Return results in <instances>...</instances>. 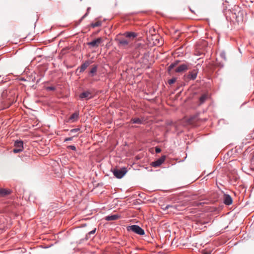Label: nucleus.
<instances>
[{
  "label": "nucleus",
  "mask_w": 254,
  "mask_h": 254,
  "mask_svg": "<svg viewBox=\"0 0 254 254\" xmlns=\"http://www.w3.org/2000/svg\"><path fill=\"white\" fill-rule=\"evenodd\" d=\"M147 54L146 55H145V54H144L143 58H144H144H146V57L147 56Z\"/></svg>",
  "instance_id": "79ce46f5"
},
{
  "label": "nucleus",
  "mask_w": 254,
  "mask_h": 254,
  "mask_svg": "<svg viewBox=\"0 0 254 254\" xmlns=\"http://www.w3.org/2000/svg\"><path fill=\"white\" fill-rule=\"evenodd\" d=\"M14 148L13 149V152L14 153H18L22 151L23 149V142L21 140H17L15 141Z\"/></svg>",
  "instance_id": "20e7f679"
},
{
  "label": "nucleus",
  "mask_w": 254,
  "mask_h": 254,
  "mask_svg": "<svg viewBox=\"0 0 254 254\" xmlns=\"http://www.w3.org/2000/svg\"><path fill=\"white\" fill-rule=\"evenodd\" d=\"M180 62L179 60H176L173 64H178Z\"/></svg>",
  "instance_id": "ea45409f"
},
{
  "label": "nucleus",
  "mask_w": 254,
  "mask_h": 254,
  "mask_svg": "<svg viewBox=\"0 0 254 254\" xmlns=\"http://www.w3.org/2000/svg\"><path fill=\"white\" fill-rule=\"evenodd\" d=\"M68 149H70L72 150H76V147L74 145H69L67 147Z\"/></svg>",
  "instance_id": "473e14b6"
},
{
  "label": "nucleus",
  "mask_w": 254,
  "mask_h": 254,
  "mask_svg": "<svg viewBox=\"0 0 254 254\" xmlns=\"http://www.w3.org/2000/svg\"><path fill=\"white\" fill-rule=\"evenodd\" d=\"M223 202L226 205H230L232 203L233 200L230 195L225 194L223 197Z\"/></svg>",
  "instance_id": "6e6552de"
},
{
  "label": "nucleus",
  "mask_w": 254,
  "mask_h": 254,
  "mask_svg": "<svg viewBox=\"0 0 254 254\" xmlns=\"http://www.w3.org/2000/svg\"><path fill=\"white\" fill-rule=\"evenodd\" d=\"M47 90H50V91H54L56 88L54 86H48L47 87Z\"/></svg>",
  "instance_id": "2f4dec72"
},
{
  "label": "nucleus",
  "mask_w": 254,
  "mask_h": 254,
  "mask_svg": "<svg viewBox=\"0 0 254 254\" xmlns=\"http://www.w3.org/2000/svg\"><path fill=\"white\" fill-rule=\"evenodd\" d=\"M176 81V78H173L170 80H168V82L169 84H172L174 83Z\"/></svg>",
  "instance_id": "cd10ccee"
},
{
  "label": "nucleus",
  "mask_w": 254,
  "mask_h": 254,
  "mask_svg": "<svg viewBox=\"0 0 254 254\" xmlns=\"http://www.w3.org/2000/svg\"><path fill=\"white\" fill-rule=\"evenodd\" d=\"M102 25V22L100 20H98L97 21H96V22L95 23H91L90 24V26L92 27V28H95V27H100Z\"/></svg>",
  "instance_id": "a211bd4d"
},
{
  "label": "nucleus",
  "mask_w": 254,
  "mask_h": 254,
  "mask_svg": "<svg viewBox=\"0 0 254 254\" xmlns=\"http://www.w3.org/2000/svg\"><path fill=\"white\" fill-rule=\"evenodd\" d=\"M127 172V170L125 167L121 169H114L113 171L114 175L118 179H121Z\"/></svg>",
  "instance_id": "7ed1b4c3"
},
{
  "label": "nucleus",
  "mask_w": 254,
  "mask_h": 254,
  "mask_svg": "<svg viewBox=\"0 0 254 254\" xmlns=\"http://www.w3.org/2000/svg\"><path fill=\"white\" fill-rule=\"evenodd\" d=\"M165 158V156H162L161 157L157 159L156 161L152 162L151 164L153 167H159L164 162Z\"/></svg>",
  "instance_id": "0eeeda50"
},
{
  "label": "nucleus",
  "mask_w": 254,
  "mask_h": 254,
  "mask_svg": "<svg viewBox=\"0 0 254 254\" xmlns=\"http://www.w3.org/2000/svg\"><path fill=\"white\" fill-rule=\"evenodd\" d=\"M204 50L201 49L200 47L197 46L196 48L194 54L198 56H201L204 54Z\"/></svg>",
  "instance_id": "4468645a"
},
{
  "label": "nucleus",
  "mask_w": 254,
  "mask_h": 254,
  "mask_svg": "<svg viewBox=\"0 0 254 254\" xmlns=\"http://www.w3.org/2000/svg\"><path fill=\"white\" fill-rule=\"evenodd\" d=\"M128 44V42L127 40H126V39H122V40H120L119 41V44L120 45H122V46H127Z\"/></svg>",
  "instance_id": "aec40b11"
},
{
  "label": "nucleus",
  "mask_w": 254,
  "mask_h": 254,
  "mask_svg": "<svg viewBox=\"0 0 254 254\" xmlns=\"http://www.w3.org/2000/svg\"><path fill=\"white\" fill-rule=\"evenodd\" d=\"M91 9V7H89L87 8V12H86V13L80 18V19L79 20V22H81L84 18H85L88 14V13H89V11Z\"/></svg>",
  "instance_id": "5701e85b"
},
{
  "label": "nucleus",
  "mask_w": 254,
  "mask_h": 254,
  "mask_svg": "<svg viewBox=\"0 0 254 254\" xmlns=\"http://www.w3.org/2000/svg\"><path fill=\"white\" fill-rule=\"evenodd\" d=\"M103 39L101 37H99L96 39L92 40L91 42L87 43V45L90 49L97 48L102 43Z\"/></svg>",
  "instance_id": "f03ea898"
},
{
  "label": "nucleus",
  "mask_w": 254,
  "mask_h": 254,
  "mask_svg": "<svg viewBox=\"0 0 254 254\" xmlns=\"http://www.w3.org/2000/svg\"><path fill=\"white\" fill-rule=\"evenodd\" d=\"M151 37L148 36V32L146 34L147 43L148 47L157 46L160 47L163 44V40L160 35L156 34L155 29L151 27V30L150 32Z\"/></svg>",
  "instance_id": "f257e3e1"
},
{
  "label": "nucleus",
  "mask_w": 254,
  "mask_h": 254,
  "mask_svg": "<svg viewBox=\"0 0 254 254\" xmlns=\"http://www.w3.org/2000/svg\"><path fill=\"white\" fill-rule=\"evenodd\" d=\"M236 6H238V5H235L234 6L233 8H232V10H230L231 12H232V14H233V18H235V17L236 16V15H237V11H235V9H236Z\"/></svg>",
  "instance_id": "412c9836"
},
{
  "label": "nucleus",
  "mask_w": 254,
  "mask_h": 254,
  "mask_svg": "<svg viewBox=\"0 0 254 254\" xmlns=\"http://www.w3.org/2000/svg\"><path fill=\"white\" fill-rule=\"evenodd\" d=\"M147 61H148V62H152V61H149V60H147ZM152 62L155 63V61H152Z\"/></svg>",
  "instance_id": "a19ab883"
},
{
  "label": "nucleus",
  "mask_w": 254,
  "mask_h": 254,
  "mask_svg": "<svg viewBox=\"0 0 254 254\" xmlns=\"http://www.w3.org/2000/svg\"><path fill=\"white\" fill-rule=\"evenodd\" d=\"M87 66H88V64H82L81 70H84L87 67Z\"/></svg>",
  "instance_id": "c9c22d12"
},
{
  "label": "nucleus",
  "mask_w": 254,
  "mask_h": 254,
  "mask_svg": "<svg viewBox=\"0 0 254 254\" xmlns=\"http://www.w3.org/2000/svg\"><path fill=\"white\" fill-rule=\"evenodd\" d=\"M79 97L81 99L85 98L86 99H90L92 98V94L89 91H85L81 93Z\"/></svg>",
  "instance_id": "1a4fd4ad"
},
{
  "label": "nucleus",
  "mask_w": 254,
  "mask_h": 254,
  "mask_svg": "<svg viewBox=\"0 0 254 254\" xmlns=\"http://www.w3.org/2000/svg\"><path fill=\"white\" fill-rule=\"evenodd\" d=\"M141 45V44H140V43H137L136 44V46L137 47H138V48H139V47H140V46Z\"/></svg>",
  "instance_id": "58836bf2"
},
{
  "label": "nucleus",
  "mask_w": 254,
  "mask_h": 254,
  "mask_svg": "<svg viewBox=\"0 0 254 254\" xmlns=\"http://www.w3.org/2000/svg\"><path fill=\"white\" fill-rule=\"evenodd\" d=\"M80 130L79 128H73L70 130V132L75 133L78 132Z\"/></svg>",
  "instance_id": "c756f323"
},
{
  "label": "nucleus",
  "mask_w": 254,
  "mask_h": 254,
  "mask_svg": "<svg viewBox=\"0 0 254 254\" xmlns=\"http://www.w3.org/2000/svg\"><path fill=\"white\" fill-rule=\"evenodd\" d=\"M220 57L222 58V59H224V60H226V53H224V52H221L220 53Z\"/></svg>",
  "instance_id": "c85d7f7f"
},
{
  "label": "nucleus",
  "mask_w": 254,
  "mask_h": 254,
  "mask_svg": "<svg viewBox=\"0 0 254 254\" xmlns=\"http://www.w3.org/2000/svg\"><path fill=\"white\" fill-rule=\"evenodd\" d=\"M96 231V228H94V230L91 231L90 232H89L88 233V235H91V234H93L95 233Z\"/></svg>",
  "instance_id": "f704fd0d"
},
{
  "label": "nucleus",
  "mask_w": 254,
  "mask_h": 254,
  "mask_svg": "<svg viewBox=\"0 0 254 254\" xmlns=\"http://www.w3.org/2000/svg\"><path fill=\"white\" fill-rule=\"evenodd\" d=\"M124 35L127 38H134L137 36V34L133 32H126L124 34Z\"/></svg>",
  "instance_id": "f3484780"
},
{
  "label": "nucleus",
  "mask_w": 254,
  "mask_h": 254,
  "mask_svg": "<svg viewBox=\"0 0 254 254\" xmlns=\"http://www.w3.org/2000/svg\"><path fill=\"white\" fill-rule=\"evenodd\" d=\"M41 56H39L37 58H35L31 61V63H39V62H41Z\"/></svg>",
  "instance_id": "393cba45"
},
{
  "label": "nucleus",
  "mask_w": 254,
  "mask_h": 254,
  "mask_svg": "<svg viewBox=\"0 0 254 254\" xmlns=\"http://www.w3.org/2000/svg\"><path fill=\"white\" fill-rule=\"evenodd\" d=\"M175 64H171L168 67V71L170 73L171 72L172 70L174 68Z\"/></svg>",
  "instance_id": "7c9ffc66"
},
{
  "label": "nucleus",
  "mask_w": 254,
  "mask_h": 254,
  "mask_svg": "<svg viewBox=\"0 0 254 254\" xmlns=\"http://www.w3.org/2000/svg\"><path fill=\"white\" fill-rule=\"evenodd\" d=\"M188 69L187 64H181L180 66L175 69V71L177 72H182Z\"/></svg>",
  "instance_id": "ddd939ff"
},
{
  "label": "nucleus",
  "mask_w": 254,
  "mask_h": 254,
  "mask_svg": "<svg viewBox=\"0 0 254 254\" xmlns=\"http://www.w3.org/2000/svg\"><path fill=\"white\" fill-rule=\"evenodd\" d=\"M73 137H67L64 139V141L66 142L68 141H71L72 140Z\"/></svg>",
  "instance_id": "72a5a7b5"
},
{
  "label": "nucleus",
  "mask_w": 254,
  "mask_h": 254,
  "mask_svg": "<svg viewBox=\"0 0 254 254\" xmlns=\"http://www.w3.org/2000/svg\"><path fill=\"white\" fill-rule=\"evenodd\" d=\"M151 28H150L149 30H146V32H148V36L150 37H151V35L150 34V32L151 31ZM146 34H147V33H146Z\"/></svg>",
  "instance_id": "e433bc0d"
},
{
  "label": "nucleus",
  "mask_w": 254,
  "mask_h": 254,
  "mask_svg": "<svg viewBox=\"0 0 254 254\" xmlns=\"http://www.w3.org/2000/svg\"><path fill=\"white\" fill-rule=\"evenodd\" d=\"M120 216L118 214L108 215L105 217V219L107 221L115 220L119 218Z\"/></svg>",
  "instance_id": "f8f14e48"
},
{
  "label": "nucleus",
  "mask_w": 254,
  "mask_h": 254,
  "mask_svg": "<svg viewBox=\"0 0 254 254\" xmlns=\"http://www.w3.org/2000/svg\"><path fill=\"white\" fill-rule=\"evenodd\" d=\"M200 63H203V61H200Z\"/></svg>",
  "instance_id": "c03bdc74"
},
{
  "label": "nucleus",
  "mask_w": 254,
  "mask_h": 254,
  "mask_svg": "<svg viewBox=\"0 0 254 254\" xmlns=\"http://www.w3.org/2000/svg\"><path fill=\"white\" fill-rule=\"evenodd\" d=\"M235 11H238V13L235 18L237 20L238 22L243 21L244 19V14H246V12L242 10L239 6H236Z\"/></svg>",
  "instance_id": "423d86ee"
},
{
  "label": "nucleus",
  "mask_w": 254,
  "mask_h": 254,
  "mask_svg": "<svg viewBox=\"0 0 254 254\" xmlns=\"http://www.w3.org/2000/svg\"><path fill=\"white\" fill-rule=\"evenodd\" d=\"M79 113L78 111L75 112L73 114H72L70 118H69V121H71V122L73 123L77 121L79 118Z\"/></svg>",
  "instance_id": "9d476101"
},
{
  "label": "nucleus",
  "mask_w": 254,
  "mask_h": 254,
  "mask_svg": "<svg viewBox=\"0 0 254 254\" xmlns=\"http://www.w3.org/2000/svg\"><path fill=\"white\" fill-rule=\"evenodd\" d=\"M204 254H208V253H205Z\"/></svg>",
  "instance_id": "a18cd8bd"
},
{
  "label": "nucleus",
  "mask_w": 254,
  "mask_h": 254,
  "mask_svg": "<svg viewBox=\"0 0 254 254\" xmlns=\"http://www.w3.org/2000/svg\"><path fill=\"white\" fill-rule=\"evenodd\" d=\"M11 192V191L9 190L2 189L0 190V196H4L8 194H9Z\"/></svg>",
  "instance_id": "dca6fc26"
},
{
  "label": "nucleus",
  "mask_w": 254,
  "mask_h": 254,
  "mask_svg": "<svg viewBox=\"0 0 254 254\" xmlns=\"http://www.w3.org/2000/svg\"><path fill=\"white\" fill-rule=\"evenodd\" d=\"M197 75V72L196 71H193L190 72L188 75V78L190 79L194 80L196 78Z\"/></svg>",
  "instance_id": "6ab92c4d"
},
{
  "label": "nucleus",
  "mask_w": 254,
  "mask_h": 254,
  "mask_svg": "<svg viewBox=\"0 0 254 254\" xmlns=\"http://www.w3.org/2000/svg\"><path fill=\"white\" fill-rule=\"evenodd\" d=\"M208 98V95L207 94H203L199 99V104H202Z\"/></svg>",
  "instance_id": "2eb2a0df"
},
{
  "label": "nucleus",
  "mask_w": 254,
  "mask_h": 254,
  "mask_svg": "<svg viewBox=\"0 0 254 254\" xmlns=\"http://www.w3.org/2000/svg\"><path fill=\"white\" fill-rule=\"evenodd\" d=\"M186 205H187V202L183 203L182 205L178 204V205H175L174 206L168 205L165 207V208L164 209H168L169 208H174L178 210H181L182 209L181 208V207L182 206H185Z\"/></svg>",
  "instance_id": "9b49d317"
},
{
  "label": "nucleus",
  "mask_w": 254,
  "mask_h": 254,
  "mask_svg": "<svg viewBox=\"0 0 254 254\" xmlns=\"http://www.w3.org/2000/svg\"><path fill=\"white\" fill-rule=\"evenodd\" d=\"M161 150L160 148L156 147L155 148V151L157 153H160L161 152Z\"/></svg>",
  "instance_id": "4c0bfd02"
},
{
  "label": "nucleus",
  "mask_w": 254,
  "mask_h": 254,
  "mask_svg": "<svg viewBox=\"0 0 254 254\" xmlns=\"http://www.w3.org/2000/svg\"><path fill=\"white\" fill-rule=\"evenodd\" d=\"M201 58H202V57H201V58H199V59H197V61H199V60H200V59H201Z\"/></svg>",
  "instance_id": "37998d69"
},
{
  "label": "nucleus",
  "mask_w": 254,
  "mask_h": 254,
  "mask_svg": "<svg viewBox=\"0 0 254 254\" xmlns=\"http://www.w3.org/2000/svg\"><path fill=\"white\" fill-rule=\"evenodd\" d=\"M96 71H97V67H96V66H95L90 70V73L92 74V76H93L94 74L96 72Z\"/></svg>",
  "instance_id": "a878e982"
},
{
  "label": "nucleus",
  "mask_w": 254,
  "mask_h": 254,
  "mask_svg": "<svg viewBox=\"0 0 254 254\" xmlns=\"http://www.w3.org/2000/svg\"><path fill=\"white\" fill-rule=\"evenodd\" d=\"M131 121L133 124H141V121L139 118L132 119Z\"/></svg>",
  "instance_id": "4be33fe9"
},
{
  "label": "nucleus",
  "mask_w": 254,
  "mask_h": 254,
  "mask_svg": "<svg viewBox=\"0 0 254 254\" xmlns=\"http://www.w3.org/2000/svg\"><path fill=\"white\" fill-rule=\"evenodd\" d=\"M127 230L128 231H132L140 235H143V229L139 226L136 225H133L128 226L127 228Z\"/></svg>",
  "instance_id": "39448f33"
},
{
  "label": "nucleus",
  "mask_w": 254,
  "mask_h": 254,
  "mask_svg": "<svg viewBox=\"0 0 254 254\" xmlns=\"http://www.w3.org/2000/svg\"><path fill=\"white\" fill-rule=\"evenodd\" d=\"M252 157L251 159V165L254 167V151L252 153Z\"/></svg>",
  "instance_id": "bb28decb"
},
{
  "label": "nucleus",
  "mask_w": 254,
  "mask_h": 254,
  "mask_svg": "<svg viewBox=\"0 0 254 254\" xmlns=\"http://www.w3.org/2000/svg\"><path fill=\"white\" fill-rule=\"evenodd\" d=\"M180 50L181 49H178L177 50H176V51L173 54V56H174V58H176L177 57H178L179 56V54L180 53Z\"/></svg>",
  "instance_id": "b1692460"
}]
</instances>
